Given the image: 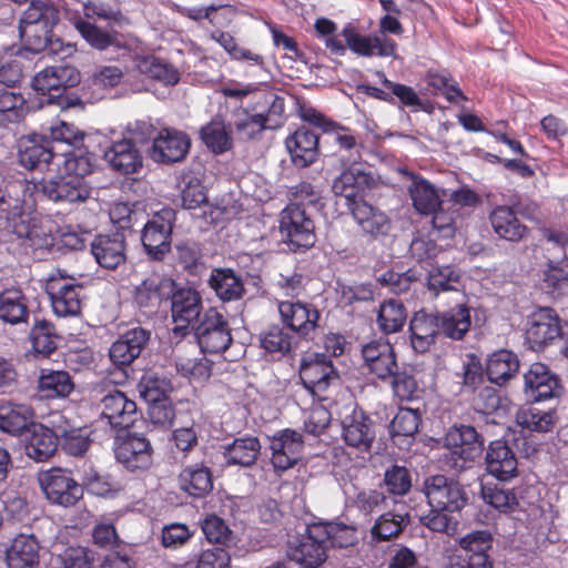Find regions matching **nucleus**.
<instances>
[{
    "instance_id": "1",
    "label": "nucleus",
    "mask_w": 568,
    "mask_h": 568,
    "mask_svg": "<svg viewBox=\"0 0 568 568\" xmlns=\"http://www.w3.org/2000/svg\"><path fill=\"white\" fill-rule=\"evenodd\" d=\"M59 21V10L52 1H30L19 19V34L26 48L32 52L49 49L51 53L63 51L65 55H71L75 51L73 45H64L59 39L52 40L53 28Z\"/></svg>"
},
{
    "instance_id": "2",
    "label": "nucleus",
    "mask_w": 568,
    "mask_h": 568,
    "mask_svg": "<svg viewBox=\"0 0 568 568\" xmlns=\"http://www.w3.org/2000/svg\"><path fill=\"white\" fill-rule=\"evenodd\" d=\"M379 32L368 36L361 34L353 23H347L341 31V36L346 41L348 49L365 58H396L397 43L388 38L386 33L402 34L403 26L398 19L392 14H385L379 20Z\"/></svg>"
},
{
    "instance_id": "3",
    "label": "nucleus",
    "mask_w": 568,
    "mask_h": 568,
    "mask_svg": "<svg viewBox=\"0 0 568 568\" xmlns=\"http://www.w3.org/2000/svg\"><path fill=\"white\" fill-rule=\"evenodd\" d=\"M283 242L292 252L305 251L315 244V225L305 207L288 204L280 215Z\"/></svg>"
},
{
    "instance_id": "4",
    "label": "nucleus",
    "mask_w": 568,
    "mask_h": 568,
    "mask_svg": "<svg viewBox=\"0 0 568 568\" xmlns=\"http://www.w3.org/2000/svg\"><path fill=\"white\" fill-rule=\"evenodd\" d=\"M445 445L450 450L449 463L456 470H463L480 456L484 443L470 425L455 426L448 430Z\"/></svg>"
},
{
    "instance_id": "5",
    "label": "nucleus",
    "mask_w": 568,
    "mask_h": 568,
    "mask_svg": "<svg viewBox=\"0 0 568 568\" xmlns=\"http://www.w3.org/2000/svg\"><path fill=\"white\" fill-rule=\"evenodd\" d=\"M174 222L175 211L163 209L144 225L141 241L151 258L160 261L170 252Z\"/></svg>"
},
{
    "instance_id": "6",
    "label": "nucleus",
    "mask_w": 568,
    "mask_h": 568,
    "mask_svg": "<svg viewBox=\"0 0 568 568\" xmlns=\"http://www.w3.org/2000/svg\"><path fill=\"white\" fill-rule=\"evenodd\" d=\"M423 491L429 507L446 511L460 513L467 504V494L463 486L444 475H434L425 479Z\"/></svg>"
},
{
    "instance_id": "7",
    "label": "nucleus",
    "mask_w": 568,
    "mask_h": 568,
    "mask_svg": "<svg viewBox=\"0 0 568 568\" xmlns=\"http://www.w3.org/2000/svg\"><path fill=\"white\" fill-rule=\"evenodd\" d=\"M39 483L47 499L63 507L73 506L83 495L82 487L62 469H50L40 474Z\"/></svg>"
},
{
    "instance_id": "8",
    "label": "nucleus",
    "mask_w": 568,
    "mask_h": 568,
    "mask_svg": "<svg viewBox=\"0 0 568 568\" xmlns=\"http://www.w3.org/2000/svg\"><path fill=\"white\" fill-rule=\"evenodd\" d=\"M196 337L203 353H222L232 343V335L224 316L210 308L196 327Z\"/></svg>"
},
{
    "instance_id": "9",
    "label": "nucleus",
    "mask_w": 568,
    "mask_h": 568,
    "mask_svg": "<svg viewBox=\"0 0 568 568\" xmlns=\"http://www.w3.org/2000/svg\"><path fill=\"white\" fill-rule=\"evenodd\" d=\"M153 448L142 435L128 432L118 437L115 457L130 470H144L152 465Z\"/></svg>"
},
{
    "instance_id": "10",
    "label": "nucleus",
    "mask_w": 568,
    "mask_h": 568,
    "mask_svg": "<svg viewBox=\"0 0 568 568\" xmlns=\"http://www.w3.org/2000/svg\"><path fill=\"white\" fill-rule=\"evenodd\" d=\"M304 442L293 429H283L270 438L271 464L276 471L292 468L302 458Z\"/></svg>"
},
{
    "instance_id": "11",
    "label": "nucleus",
    "mask_w": 568,
    "mask_h": 568,
    "mask_svg": "<svg viewBox=\"0 0 568 568\" xmlns=\"http://www.w3.org/2000/svg\"><path fill=\"white\" fill-rule=\"evenodd\" d=\"M101 416L113 428L126 429L142 420L134 400L123 392L112 389L101 398Z\"/></svg>"
},
{
    "instance_id": "12",
    "label": "nucleus",
    "mask_w": 568,
    "mask_h": 568,
    "mask_svg": "<svg viewBox=\"0 0 568 568\" xmlns=\"http://www.w3.org/2000/svg\"><path fill=\"white\" fill-rule=\"evenodd\" d=\"M300 377L306 389L320 399L321 393L326 390L333 379L337 378L335 369L323 354H308L301 361Z\"/></svg>"
},
{
    "instance_id": "13",
    "label": "nucleus",
    "mask_w": 568,
    "mask_h": 568,
    "mask_svg": "<svg viewBox=\"0 0 568 568\" xmlns=\"http://www.w3.org/2000/svg\"><path fill=\"white\" fill-rule=\"evenodd\" d=\"M176 288L175 282L160 275H151L135 288V302L139 307L154 313L168 304Z\"/></svg>"
},
{
    "instance_id": "14",
    "label": "nucleus",
    "mask_w": 568,
    "mask_h": 568,
    "mask_svg": "<svg viewBox=\"0 0 568 568\" xmlns=\"http://www.w3.org/2000/svg\"><path fill=\"white\" fill-rule=\"evenodd\" d=\"M65 276L60 278L51 277L49 282V295L53 313L59 317L77 316L81 311L82 286L74 283L63 282Z\"/></svg>"
},
{
    "instance_id": "15",
    "label": "nucleus",
    "mask_w": 568,
    "mask_h": 568,
    "mask_svg": "<svg viewBox=\"0 0 568 568\" xmlns=\"http://www.w3.org/2000/svg\"><path fill=\"white\" fill-rule=\"evenodd\" d=\"M362 355L369 373L379 379L390 378L398 368L393 346L382 338L363 345Z\"/></svg>"
},
{
    "instance_id": "16",
    "label": "nucleus",
    "mask_w": 568,
    "mask_h": 568,
    "mask_svg": "<svg viewBox=\"0 0 568 568\" xmlns=\"http://www.w3.org/2000/svg\"><path fill=\"white\" fill-rule=\"evenodd\" d=\"M42 191L50 200L65 203H83L92 194V187L87 180L63 175L45 181Z\"/></svg>"
},
{
    "instance_id": "17",
    "label": "nucleus",
    "mask_w": 568,
    "mask_h": 568,
    "mask_svg": "<svg viewBox=\"0 0 568 568\" xmlns=\"http://www.w3.org/2000/svg\"><path fill=\"white\" fill-rule=\"evenodd\" d=\"M315 524L307 528V534L290 545L288 557L305 568H317L327 558V545L323 537L315 536Z\"/></svg>"
},
{
    "instance_id": "18",
    "label": "nucleus",
    "mask_w": 568,
    "mask_h": 568,
    "mask_svg": "<svg viewBox=\"0 0 568 568\" xmlns=\"http://www.w3.org/2000/svg\"><path fill=\"white\" fill-rule=\"evenodd\" d=\"M278 312L283 323L304 337L315 331L320 320L318 311L302 302L282 301L278 303Z\"/></svg>"
},
{
    "instance_id": "19",
    "label": "nucleus",
    "mask_w": 568,
    "mask_h": 568,
    "mask_svg": "<svg viewBox=\"0 0 568 568\" xmlns=\"http://www.w3.org/2000/svg\"><path fill=\"white\" fill-rule=\"evenodd\" d=\"M18 161L28 169H43L53 159L50 142L40 134L22 135L17 141Z\"/></svg>"
},
{
    "instance_id": "20",
    "label": "nucleus",
    "mask_w": 568,
    "mask_h": 568,
    "mask_svg": "<svg viewBox=\"0 0 568 568\" xmlns=\"http://www.w3.org/2000/svg\"><path fill=\"white\" fill-rule=\"evenodd\" d=\"M189 148L190 140L186 134L164 129L153 140L150 155L155 162H179L184 159Z\"/></svg>"
},
{
    "instance_id": "21",
    "label": "nucleus",
    "mask_w": 568,
    "mask_h": 568,
    "mask_svg": "<svg viewBox=\"0 0 568 568\" xmlns=\"http://www.w3.org/2000/svg\"><path fill=\"white\" fill-rule=\"evenodd\" d=\"M292 163L297 168H306L318 156V135L315 131L301 126L285 140Z\"/></svg>"
},
{
    "instance_id": "22",
    "label": "nucleus",
    "mask_w": 568,
    "mask_h": 568,
    "mask_svg": "<svg viewBox=\"0 0 568 568\" xmlns=\"http://www.w3.org/2000/svg\"><path fill=\"white\" fill-rule=\"evenodd\" d=\"M558 381L549 368L541 363H534L524 375V393L527 400L540 402L557 395Z\"/></svg>"
},
{
    "instance_id": "23",
    "label": "nucleus",
    "mask_w": 568,
    "mask_h": 568,
    "mask_svg": "<svg viewBox=\"0 0 568 568\" xmlns=\"http://www.w3.org/2000/svg\"><path fill=\"white\" fill-rule=\"evenodd\" d=\"M562 327L556 312L549 307L537 310L529 320L526 336L534 346H545L560 337Z\"/></svg>"
},
{
    "instance_id": "24",
    "label": "nucleus",
    "mask_w": 568,
    "mask_h": 568,
    "mask_svg": "<svg viewBox=\"0 0 568 568\" xmlns=\"http://www.w3.org/2000/svg\"><path fill=\"white\" fill-rule=\"evenodd\" d=\"M349 410L341 422L343 438L348 446L366 452L372 447L375 437L369 418L356 407Z\"/></svg>"
},
{
    "instance_id": "25",
    "label": "nucleus",
    "mask_w": 568,
    "mask_h": 568,
    "mask_svg": "<svg viewBox=\"0 0 568 568\" xmlns=\"http://www.w3.org/2000/svg\"><path fill=\"white\" fill-rule=\"evenodd\" d=\"M104 160L114 172L124 175L136 173L143 163L140 151L129 139L115 141L108 146Z\"/></svg>"
},
{
    "instance_id": "26",
    "label": "nucleus",
    "mask_w": 568,
    "mask_h": 568,
    "mask_svg": "<svg viewBox=\"0 0 568 568\" xmlns=\"http://www.w3.org/2000/svg\"><path fill=\"white\" fill-rule=\"evenodd\" d=\"M126 245L123 234H100L91 243V252L98 264L114 270L125 262Z\"/></svg>"
},
{
    "instance_id": "27",
    "label": "nucleus",
    "mask_w": 568,
    "mask_h": 568,
    "mask_svg": "<svg viewBox=\"0 0 568 568\" xmlns=\"http://www.w3.org/2000/svg\"><path fill=\"white\" fill-rule=\"evenodd\" d=\"M39 550V541L33 534H19L6 549V564L8 568H37Z\"/></svg>"
},
{
    "instance_id": "28",
    "label": "nucleus",
    "mask_w": 568,
    "mask_h": 568,
    "mask_svg": "<svg viewBox=\"0 0 568 568\" xmlns=\"http://www.w3.org/2000/svg\"><path fill=\"white\" fill-rule=\"evenodd\" d=\"M149 339V334L141 327H134L115 341L109 351L115 366L130 365L140 354Z\"/></svg>"
},
{
    "instance_id": "29",
    "label": "nucleus",
    "mask_w": 568,
    "mask_h": 568,
    "mask_svg": "<svg viewBox=\"0 0 568 568\" xmlns=\"http://www.w3.org/2000/svg\"><path fill=\"white\" fill-rule=\"evenodd\" d=\"M485 462L487 471L499 480H508L517 475L516 455L501 440L490 443Z\"/></svg>"
},
{
    "instance_id": "30",
    "label": "nucleus",
    "mask_w": 568,
    "mask_h": 568,
    "mask_svg": "<svg viewBox=\"0 0 568 568\" xmlns=\"http://www.w3.org/2000/svg\"><path fill=\"white\" fill-rule=\"evenodd\" d=\"M409 332L413 348L419 353L428 351L440 332L439 314L416 312L410 320Z\"/></svg>"
},
{
    "instance_id": "31",
    "label": "nucleus",
    "mask_w": 568,
    "mask_h": 568,
    "mask_svg": "<svg viewBox=\"0 0 568 568\" xmlns=\"http://www.w3.org/2000/svg\"><path fill=\"white\" fill-rule=\"evenodd\" d=\"M412 183L408 186V193L414 209L423 215H430L442 205V195L439 190L424 178L414 173L406 172Z\"/></svg>"
},
{
    "instance_id": "32",
    "label": "nucleus",
    "mask_w": 568,
    "mask_h": 568,
    "mask_svg": "<svg viewBox=\"0 0 568 568\" xmlns=\"http://www.w3.org/2000/svg\"><path fill=\"white\" fill-rule=\"evenodd\" d=\"M172 317L182 326L197 322L202 312V298L193 288H179L171 297Z\"/></svg>"
},
{
    "instance_id": "33",
    "label": "nucleus",
    "mask_w": 568,
    "mask_h": 568,
    "mask_svg": "<svg viewBox=\"0 0 568 568\" xmlns=\"http://www.w3.org/2000/svg\"><path fill=\"white\" fill-rule=\"evenodd\" d=\"M26 454L36 462H45L57 450L58 436L42 424L32 423L28 429Z\"/></svg>"
},
{
    "instance_id": "34",
    "label": "nucleus",
    "mask_w": 568,
    "mask_h": 568,
    "mask_svg": "<svg viewBox=\"0 0 568 568\" xmlns=\"http://www.w3.org/2000/svg\"><path fill=\"white\" fill-rule=\"evenodd\" d=\"M489 221L494 232L506 241L519 242L528 233L527 226L519 221L510 206L501 205L494 209Z\"/></svg>"
},
{
    "instance_id": "35",
    "label": "nucleus",
    "mask_w": 568,
    "mask_h": 568,
    "mask_svg": "<svg viewBox=\"0 0 568 568\" xmlns=\"http://www.w3.org/2000/svg\"><path fill=\"white\" fill-rule=\"evenodd\" d=\"M352 215L362 230L374 237L385 235L390 227L386 214L365 201H355L351 209Z\"/></svg>"
},
{
    "instance_id": "36",
    "label": "nucleus",
    "mask_w": 568,
    "mask_h": 568,
    "mask_svg": "<svg viewBox=\"0 0 568 568\" xmlns=\"http://www.w3.org/2000/svg\"><path fill=\"white\" fill-rule=\"evenodd\" d=\"M179 487L195 498L206 496L213 488L210 468L202 464L186 466L179 475Z\"/></svg>"
},
{
    "instance_id": "37",
    "label": "nucleus",
    "mask_w": 568,
    "mask_h": 568,
    "mask_svg": "<svg viewBox=\"0 0 568 568\" xmlns=\"http://www.w3.org/2000/svg\"><path fill=\"white\" fill-rule=\"evenodd\" d=\"M233 126L240 140L257 139L265 130L278 126V123H268V116L263 113L251 114L246 109H236L233 112Z\"/></svg>"
},
{
    "instance_id": "38",
    "label": "nucleus",
    "mask_w": 568,
    "mask_h": 568,
    "mask_svg": "<svg viewBox=\"0 0 568 568\" xmlns=\"http://www.w3.org/2000/svg\"><path fill=\"white\" fill-rule=\"evenodd\" d=\"M207 282L223 302L237 301L243 296L244 284L241 277L230 268L213 270Z\"/></svg>"
},
{
    "instance_id": "39",
    "label": "nucleus",
    "mask_w": 568,
    "mask_h": 568,
    "mask_svg": "<svg viewBox=\"0 0 568 568\" xmlns=\"http://www.w3.org/2000/svg\"><path fill=\"white\" fill-rule=\"evenodd\" d=\"M33 412L26 405H0V430L11 436H19L32 425Z\"/></svg>"
},
{
    "instance_id": "40",
    "label": "nucleus",
    "mask_w": 568,
    "mask_h": 568,
    "mask_svg": "<svg viewBox=\"0 0 568 568\" xmlns=\"http://www.w3.org/2000/svg\"><path fill=\"white\" fill-rule=\"evenodd\" d=\"M519 369V361L510 351L500 349L493 353L486 363L488 379L497 385H504L513 378Z\"/></svg>"
},
{
    "instance_id": "41",
    "label": "nucleus",
    "mask_w": 568,
    "mask_h": 568,
    "mask_svg": "<svg viewBox=\"0 0 568 568\" xmlns=\"http://www.w3.org/2000/svg\"><path fill=\"white\" fill-rule=\"evenodd\" d=\"M29 316L27 297L19 288L0 293V320L11 325L26 323Z\"/></svg>"
},
{
    "instance_id": "42",
    "label": "nucleus",
    "mask_w": 568,
    "mask_h": 568,
    "mask_svg": "<svg viewBox=\"0 0 568 568\" xmlns=\"http://www.w3.org/2000/svg\"><path fill=\"white\" fill-rule=\"evenodd\" d=\"M261 453V444L257 437L246 436L235 438L224 449L227 464L248 467L253 465Z\"/></svg>"
},
{
    "instance_id": "43",
    "label": "nucleus",
    "mask_w": 568,
    "mask_h": 568,
    "mask_svg": "<svg viewBox=\"0 0 568 568\" xmlns=\"http://www.w3.org/2000/svg\"><path fill=\"white\" fill-rule=\"evenodd\" d=\"M314 531L315 536L324 538L327 547L347 548L358 540L356 528L343 523H317Z\"/></svg>"
},
{
    "instance_id": "44",
    "label": "nucleus",
    "mask_w": 568,
    "mask_h": 568,
    "mask_svg": "<svg viewBox=\"0 0 568 568\" xmlns=\"http://www.w3.org/2000/svg\"><path fill=\"white\" fill-rule=\"evenodd\" d=\"M368 181V175L357 165H352L343 171L332 184V191L335 195L344 196L349 210L353 202L362 201L356 199V190L362 187Z\"/></svg>"
},
{
    "instance_id": "45",
    "label": "nucleus",
    "mask_w": 568,
    "mask_h": 568,
    "mask_svg": "<svg viewBox=\"0 0 568 568\" xmlns=\"http://www.w3.org/2000/svg\"><path fill=\"white\" fill-rule=\"evenodd\" d=\"M203 143L215 154L230 151L233 146L231 132L221 116L213 118L200 131Z\"/></svg>"
},
{
    "instance_id": "46",
    "label": "nucleus",
    "mask_w": 568,
    "mask_h": 568,
    "mask_svg": "<svg viewBox=\"0 0 568 568\" xmlns=\"http://www.w3.org/2000/svg\"><path fill=\"white\" fill-rule=\"evenodd\" d=\"M439 322L440 332L445 336L462 339L470 328L469 308L465 304H458L455 308L439 313Z\"/></svg>"
},
{
    "instance_id": "47",
    "label": "nucleus",
    "mask_w": 568,
    "mask_h": 568,
    "mask_svg": "<svg viewBox=\"0 0 568 568\" xmlns=\"http://www.w3.org/2000/svg\"><path fill=\"white\" fill-rule=\"evenodd\" d=\"M409 515L390 510L382 514L371 528V536L376 541H386L396 538L409 524Z\"/></svg>"
},
{
    "instance_id": "48",
    "label": "nucleus",
    "mask_w": 568,
    "mask_h": 568,
    "mask_svg": "<svg viewBox=\"0 0 568 568\" xmlns=\"http://www.w3.org/2000/svg\"><path fill=\"white\" fill-rule=\"evenodd\" d=\"M407 318L404 304L395 298L385 301L378 310L377 325L384 334L399 332Z\"/></svg>"
},
{
    "instance_id": "49",
    "label": "nucleus",
    "mask_w": 568,
    "mask_h": 568,
    "mask_svg": "<svg viewBox=\"0 0 568 568\" xmlns=\"http://www.w3.org/2000/svg\"><path fill=\"white\" fill-rule=\"evenodd\" d=\"M456 511H446L436 507H430L427 514L419 518L423 526L434 532L454 536L458 530L459 520Z\"/></svg>"
},
{
    "instance_id": "50",
    "label": "nucleus",
    "mask_w": 568,
    "mask_h": 568,
    "mask_svg": "<svg viewBox=\"0 0 568 568\" xmlns=\"http://www.w3.org/2000/svg\"><path fill=\"white\" fill-rule=\"evenodd\" d=\"M425 81L435 94H443L450 103L457 104L467 100L458 83L447 72L428 71Z\"/></svg>"
},
{
    "instance_id": "51",
    "label": "nucleus",
    "mask_w": 568,
    "mask_h": 568,
    "mask_svg": "<svg viewBox=\"0 0 568 568\" xmlns=\"http://www.w3.org/2000/svg\"><path fill=\"white\" fill-rule=\"evenodd\" d=\"M459 548L465 552L462 555L467 558L481 557L490 559L488 550L493 545V536L488 530H474L460 537L457 541Z\"/></svg>"
},
{
    "instance_id": "52",
    "label": "nucleus",
    "mask_w": 568,
    "mask_h": 568,
    "mask_svg": "<svg viewBox=\"0 0 568 568\" xmlns=\"http://www.w3.org/2000/svg\"><path fill=\"white\" fill-rule=\"evenodd\" d=\"M74 384L64 371L43 373L39 378V389L45 397H65L73 390Z\"/></svg>"
},
{
    "instance_id": "53",
    "label": "nucleus",
    "mask_w": 568,
    "mask_h": 568,
    "mask_svg": "<svg viewBox=\"0 0 568 568\" xmlns=\"http://www.w3.org/2000/svg\"><path fill=\"white\" fill-rule=\"evenodd\" d=\"M9 227L19 239L28 241L30 246L40 247L45 243L44 233L29 214L21 213L18 216H12L9 220Z\"/></svg>"
},
{
    "instance_id": "54",
    "label": "nucleus",
    "mask_w": 568,
    "mask_h": 568,
    "mask_svg": "<svg viewBox=\"0 0 568 568\" xmlns=\"http://www.w3.org/2000/svg\"><path fill=\"white\" fill-rule=\"evenodd\" d=\"M516 423L524 429L546 433L554 427L555 419L550 412H542L535 407H528L517 412Z\"/></svg>"
},
{
    "instance_id": "55",
    "label": "nucleus",
    "mask_w": 568,
    "mask_h": 568,
    "mask_svg": "<svg viewBox=\"0 0 568 568\" xmlns=\"http://www.w3.org/2000/svg\"><path fill=\"white\" fill-rule=\"evenodd\" d=\"M30 339L34 352L43 356L50 355L57 348L54 327L45 320L34 323L30 332Z\"/></svg>"
},
{
    "instance_id": "56",
    "label": "nucleus",
    "mask_w": 568,
    "mask_h": 568,
    "mask_svg": "<svg viewBox=\"0 0 568 568\" xmlns=\"http://www.w3.org/2000/svg\"><path fill=\"white\" fill-rule=\"evenodd\" d=\"M460 273L450 265H433L428 271L427 285L435 293L456 290Z\"/></svg>"
},
{
    "instance_id": "57",
    "label": "nucleus",
    "mask_w": 568,
    "mask_h": 568,
    "mask_svg": "<svg viewBox=\"0 0 568 568\" xmlns=\"http://www.w3.org/2000/svg\"><path fill=\"white\" fill-rule=\"evenodd\" d=\"M175 365L179 373L195 381H205L211 376V362L205 357H191L178 354Z\"/></svg>"
},
{
    "instance_id": "58",
    "label": "nucleus",
    "mask_w": 568,
    "mask_h": 568,
    "mask_svg": "<svg viewBox=\"0 0 568 568\" xmlns=\"http://www.w3.org/2000/svg\"><path fill=\"white\" fill-rule=\"evenodd\" d=\"M420 416L412 408H399L389 425L392 437H410L418 432Z\"/></svg>"
},
{
    "instance_id": "59",
    "label": "nucleus",
    "mask_w": 568,
    "mask_h": 568,
    "mask_svg": "<svg viewBox=\"0 0 568 568\" xmlns=\"http://www.w3.org/2000/svg\"><path fill=\"white\" fill-rule=\"evenodd\" d=\"M140 69L151 78L165 84L174 85L180 80V72L172 64L155 58L144 59Z\"/></svg>"
},
{
    "instance_id": "60",
    "label": "nucleus",
    "mask_w": 568,
    "mask_h": 568,
    "mask_svg": "<svg viewBox=\"0 0 568 568\" xmlns=\"http://www.w3.org/2000/svg\"><path fill=\"white\" fill-rule=\"evenodd\" d=\"M384 483L393 495H406L412 488L409 470L404 466L392 465L385 470Z\"/></svg>"
},
{
    "instance_id": "61",
    "label": "nucleus",
    "mask_w": 568,
    "mask_h": 568,
    "mask_svg": "<svg viewBox=\"0 0 568 568\" xmlns=\"http://www.w3.org/2000/svg\"><path fill=\"white\" fill-rule=\"evenodd\" d=\"M481 497L485 503L501 511H511L518 506L515 494L497 486L481 487Z\"/></svg>"
},
{
    "instance_id": "62",
    "label": "nucleus",
    "mask_w": 568,
    "mask_h": 568,
    "mask_svg": "<svg viewBox=\"0 0 568 568\" xmlns=\"http://www.w3.org/2000/svg\"><path fill=\"white\" fill-rule=\"evenodd\" d=\"M74 27L82 38L94 49L104 50L113 43V38L93 23L83 19L74 21Z\"/></svg>"
},
{
    "instance_id": "63",
    "label": "nucleus",
    "mask_w": 568,
    "mask_h": 568,
    "mask_svg": "<svg viewBox=\"0 0 568 568\" xmlns=\"http://www.w3.org/2000/svg\"><path fill=\"white\" fill-rule=\"evenodd\" d=\"M202 530L210 542L225 545L232 538V531L216 515H209L202 523Z\"/></svg>"
},
{
    "instance_id": "64",
    "label": "nucleus",
    "mask_w": 568,
    "mask_h": 568,
    "mask_svg": "<svg viewBox=\"0 0 568 568\" xmlns=\"http://www.w3.org/2000/svg\"><path fill=\"white\" fill-rule=\"evenodd\" d=\"M196 568H231V555L221 547L205 549L199 556Z\"/></svg>"
}]
</instances>
